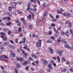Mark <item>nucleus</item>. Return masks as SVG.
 Wrapping results in <instances>:
<instances>
[{
	"mask_svg": "<svg viewBox=\"0 0 73 73\" xmlns=\"http://www.w3.org/2000/svg\"><path fill=\"white\" fill-rule=\"evenodd\" d=\"M57 13H62V12H61L60 10L59 9H57Z\"/></svg>",
	"mask_w": 73,
	"mask_h": 73,
	"instance_id": "26",
	"label": "nucleus"
},
{
	"mask_svg": "<svg viewBox=\"0 0 73 73\" xmlns=\"http://www.w3.org/2000/svg\"><path fill=\"white\" fill-rule=\"evenodd\" d=\"M30 60H31L32 61H33V59L31 57H29V60H27V62L28 63H30L31 62V61Z\"/></svg>",
	"mask_w": 73,
	"mask_h": 73,
	"instance_id": "18",
	"label": "nucleus"
},
{
	"mask_svg": "<svg viewBox=\"0 0 73 73\" xmlns=\"http://www.w3.org/2000/svg\"><path fill=\"white\" fill-rule=\"evenodd\" d=\"M48 66L49 68L50 69H52V66H51V65L50 64H49Z\"/></svg>",
	"mask_w": 73,
	"mask_h": 73,
	"instance_id": "35",
	"label": "nucleus"
},
{
	"mask_svg": "<svg viewBox=\"0 0 73 73\" xmlns=\"http://www.w3.org/2000/svg\"><path fill=\"white\" fill-rule=\"evenodd\" d=\"M17 3L16 2H14L13 3V9H16V5H17Z\"/></svg>",
	"mask_w": 73,
	"mask_h": 73,
	"instance_id": "12",
	"label": "nucleus"
},
{
	"mask_svg": "<svg viewBox=\"0 0 73 73\" xmlns=\"http://www.w3.org/2000/svg\"><path fill=\"white\" fill-rule=\"evenodd\" d=\"M51 27H55L56 25L54 24H51Z\"/></svg>",
	"mask_w": 73,
	"mask_h": 73,
	"instance_id": "46",
	"label": "nucleus"
},
{
	"mask_svg": "<svg viewBox=\"0 0 73 73\" xmlns=\"http://www.w3.org/2000/svg\"><path fill=\"white\" fill-rule=\"evenodd\" d=\"M3 20H7V17H4L2 18Z\"/></svg>",
	"mask_w": 73,
	"mask_h": 73,
	"instance_id": "45",
	"label": "nucleus"
},
{
	"mask_svg": "<svg viewBox=\"0 0 73 73\" xmlns=\"http://www.w3.org/2000/svg\"><path fill=\"white\" fill-rule=\"evenodd\" d=\"M70 33H71L72 36H73V31L72 29H70Z\"/></svg>",
	"mask_w": 73,
	"mask_h": 73,
	"instance_id": "37",
	"label": "nucleus"
},
{
	"mask_svg": "<svg viewBox=\"0 0 73 73\" xmlns=\"http://www.w3.org/2000/svg\"><path fill=\"white\" fill-rule=\"evenodd\" d=\"M50 17L52 18V19H53L52 20V21L53 22H54V21H57V19H54V17L51 14H50Z\"/></svg>",
	"mask_w": 73,
	"mask_h": 73,
	"instance_id": "10",
	"label": "nucleus"
},
{
	"mask_svg": "<svg viewBox=\"0 0 73 73\" xmlns=\"http://www.w3.org/2000/svg\"><path fill=\"white\" fill-rule=\"evenodd\" d=\"M52 31H49L48 32V34L49 35H52Z\"/></svg>",
	"mask_w": 73,
	"mask_h": 73,
	"instance_id": "49",
	"label": "nucleus"
},
{
	"mask_svg": "<svg viewBox=\"0 0 73 73\" xmlns=\"http://www.w3.org/2000/svg\"><path fill=\"white\" fill-rule=\"evenodd\" d=\"M14 30L15 31H17V28L16 27H14Z\"/></svg>",
	"mask_w": 73,
	"mask_h": 73,
	"instance_id": "52",
	"label": "nucleus"
},
{
	"mask_svg": "<svg viewBox=\"0 0 73 73\" xmlns=\"http://www.w3.org/2000/svg\"><path fill=\"white\" fill-rule=\"evenodd\" d=\"M66 64H67V65H70V62L67 61L66 62Z\"/></svg>",
	"mask_w": 73,
	"mask_h": 73,
	"instance_id": "43",
	"label": "nucleus"
},
{
	"mask_svg": "<svg viewBox=\"0 0 73 73\" xmlns=\"http://www.w3.org/2000/svg\"><path fill=\"white\" fill-rule=\"evenodd\" d=\"M64 3H65V4H67V3H68V0H64Z\"/></svg>",
	"mask_w": 73,
	"mask_h": 73,
	"instance_id": "60",
	"label": "nucleus"
},
{
	"mask_svg": "<svg viewBox=\"0 0 73 73\" xmlns=\"http://www.w3.org/2000/svg\"><path fill=\"white\" fill-rule=\"evenodd\" d=\"M42 62L43 63H44L45 65H46V64H48V61L45 60H43Z\"/></svg>",
	"mask_w": 73,
	"mask_h": 73,
	"instance_id": "17",
	"label": "nucleus"
},
{
	"mask_svg": "<svg viewBox=\"0 0 73 73\" xmlns=\"http://www.w3.org/2000/svg\"><path fill=\"white\" fill-rule=\"evenodd\" d=\"M16 23H17L18 26H20L21 25V23L19 21H16Z\"/></svg>",
	"mask_w": 73,
	"mask_h": 73,
	"instance_id": "22",
	"label": "nucleus"
},
{
	"mask_svg": "<svg viewBox=\"0 0 73 73\" xmlns=\"http://www.w3.org/2000/svg\"><path fill=\"white\" fill-rule=\"evenodd\" d=\"M70 72H73V69H72V68H70Z\"/></svg>",
	"mask_w": 73,
	"mask_h": 73,
	"instance_id": "64",
	"label": "nucleus"
},
{
	"mask_svg": "<svg viewBox=\"0 0 73 73\" xmlns=\"http://www.w3.org/2000/svg\"><path fill=\"white\" fill-rule=\"evenodd\" d=\"M3 31L4 32H7V29L5 28H3Z\"/></svg>",
	"mask_w": 73,
	"mask_h": 73,
	"instance_id": "59",
	"label": "nucleus"
},
{
	"mask_svg": "<svg viewBox=\"0 0 73 73\" xmlns=\"http://www.w3.org/2000/svg\"><path fill=\"white\" fill-rule=\"evenodd\" d=\"M56 52L60 56H62V53L64 52V50H61L60 51L59 50H57L56 51Z\"/></svg>",
	"mask_w": 73,
	"mask_h": 73,
	"instance_id": "4",
	"label": "nucleus"
},
{
	"mask_svg": "<svg viewBox=\"0 0 73 73\" xmlns=\"http://www.w3.org/2000/svg\"><path fill=\"white\" fill-rule=\"evenodd\" d=\"M31 4V2H29L27 4L28 7L27 10V11H29L30 12H32V11H33V9L31 8H29V7H30Z\"/></svg>",
	"mask_w": 73,
	"mask_h": 73,
	"instance_id": "3",
	"label": "nucleus"
},
{
	"mask_svg": "<svg viewBox=\"0 0 73 73\" xmlns=\"http://www.w3.org/2000/svg\"><path fill=\"white\" fill-rule=\"evenodd\" d=\"M50 38L52 40H55V38L53 36L50 37Z\"/></svg>",
	"mask_w": 73,
	"mask_h": 73,
	"instance_id": "39",
	"label": "nucleus"
},
{
	"mask_svg": "<svg viewBox=\"0 0 73 73\" xmlns=\"http://www.w3.org/2000/svg\"><path fill=\"white\" fill-rule=\"evenodd\" d=\"M8 35H10L11 34V31L9 30L8 31Z\"/></svg>",
	"mask_w": 73,
	"mask_h": 73,
	"instance_id": "41",
	"label": "nucleus"
},
{
	"mask_svg": "<svg viewBox=\"0 0 73 73\" xmlns=\"http://www.w3.org/2000/svg\"><path fill=\"white\" fill-rule=\"evenodd\" d=\"M18 14H21V13H22V12L20 11H18Z\"/></svg>",
	"mask_w": 73,
	"mask_h": 73,
	"instance_id": "58",
	"label": "nucleus"
},
{
	"mask_svg": "<svg viewBox=\"0 0 73 73\" xmlns=\"http://www.w3.org/2000/svg\"><path fill=\"white\" fill-rule=\"evenodd\" d=\"M25 40H26L25 38H24L23 39V41L21 42H19V43L20 44H22V43H23L24 44V43H25Z\"/></svg>",
	"mask_w": 73,
	"mask_h": 73,
	"instance_id": "11",
	"label": "nucleus"
},
{
	"mask_svg": "<svg viewBox=\"0 0 73 73\" xmlns=\"http://www.w3.org/2000/svg\"><path fill=\"white\" fill-rule=\"evenodd\" d=\"M12 46H13V45H9L8 46L9 48H11V49H12Z\"/></svg>",
	"mask_w": 73,
	"mask_h": 73,
	"instance_id": "48",
	"label": "nucleus"
},
{
	"mask_svg": "<svg viewBox=\"0 0 73 73\" xmlns=\"http://www.w3.org/2000/svg\"><path fill=\"white\" fill-rule=\"evenodd\" d=\"M64 16L65 17H70V14L69 13H66L65 14V13H64Z\"/></svg>",
	"mask_w": 73,
	"mask_h": 73,
	"instance_id": "9",
	"label": "nucleus"
},
{
	"mask_svg": "<svg viewBox=\"0 0 73 73\" xmlns=\"http://www.w3.org/2000/svg\"><path fill=\"white\" fill-rule=\"evenodd\" d=\"M22 30L21 29V28H18V31L19 32H21Z\"/></svg>",
	"mask_w": 73,
	"mask_h": 73,
	"instance_id": "55",
	"label": "nucleus"
},
{
	"mask_svg": "<svg viewBox=\"0 0 73 73\" xmlns=\"http://www.w3.org/2000/svg\"><path fill=\"white\" fill-rule=\"evenodd\" d=\"M39 24V19H38L36 20V26H37Z\"/></svg>",
	"mask_w": 73,
	"mask_h": 73,
	"instance_id": "23",
	"label": "nucleus"
},
{
	"mask_svg": "<svg viewBox=\"0 0 73 73\" xmlns=\"http://www.w3.org/2000/svg\"><path fill=\"white\" fill-rule=\"evenodd\" d=\"M30 1L32 3L33 2V3H36V0H30Z\"/></svg>",
	"mask_w": 73,
	"mask_h": 73,
	"instance_id": "31",
	"label": "nucleus"
},
{
	"mask_svg": "<svg viewBox=\"0 0 73 73\" xmlns=\"http://www.w3.org/2000/svg\"><path fill=\"white\" fill-rule=\"evenodd\" d=\"M45 21V18H43L42 19V21L43 22H44Z\"/></svg>",
	"mask_w": 73,
	"mask_h": 73,
	"instance_id": "51",
	"label": "nucleus"
},
{
	"mask_svg": "<svg viewBox=\"0 0 73 73\" xmlns=\"http://www.w3.org/2000/svg\"><path fill=\"white\" fill-rule=\"evenodd\" d=\"M46 42H47V43H52V41L51 40H47L46 41Z\"/></svg>",
	"mask_w": 73,
	"mask_h": 73,
	"instance_id": "27",
	"label": "nucleus"
},
{
	"mask_svg": "<svg viewBox=\"0 0 73 73\" xmlns=\"http://www.w3.org/2000/svg\"><path fill=\"white\" fill-rule=\"evenodd\" d=\"M48 52H49V53L50 54H52L53 53V50L51 48H48Z\"/></svg>",
	"mask_w": 73,
	"mask_h": 73,
	"instance_id": "7",
	"label": "nucleus"
},
{
	"mask_svg": "<svg viewBox=\"0 0 73 73\" xmlns=\"http://www.w3.org/2000/svg\"><path fill=\"white\" fill-rule=\"evenodd\" d=\"M42 6L43 7V8H45V7H46V5H45V4L44 3H43L42 5Z\"/></svg>",
	"mask_w": 73,
	"mask_h": 73,
	"instance_id": "44",
	"label": "nucleus"
},
{
	"mask_svg": "<svg viewBox=\"0 0 73 73\" xmlns=\"http://www.w3.org/2000/svg\"><path fill=\"white\" fill-rule=\"evenodd\" d=\"M17 61H21V62L22 63V64L23 65H24V66H25V65L27 64V62L25 61L24 59L20 57V58H19L18 57H17Z\"/></svg>",
	"mask_w": 73,
	"mask_h": 73,
	"instance_id": "1",
	"label": "nucleus"
},
{
	"mask_svg": "<svg viewBox=\"0 0 73 73\" xmlns=\"http://www.w3.org/2000/svg\"><path fill=\"white\" fill-rule=\"evenodd\" d=\"M7 15H8L9 16H10V17H12V15L10 14V13H7Z\"/></svg>",
	"mask_w": 73,
	"mask_h": 73,
	"instance_id": "47",
	"label": "nucleus"
},
{
	"mask_svg": "<svg viewBox=\"0 0 73 73\" xmlns=\"http://www.w3.org/2000/svg\"><path fill=\"white\" fill-rule=\"evenodd\" d=\"M57 58H56V59L58 60V62H60V57L59 56H57Z\"/></svg>",
	"mask_w": 73,
	"mask_h": 73,
	"instance_id": "33",
	"label": "nucleus"
},
{
	"mask_svg": "<svg viewBox=\"0 0 73 73\" xmlns=\"http://www.w3.org/2000/svg\"><path fill=\"white\" fill-rule=\"evenodd\" d=\"M31 17H32L31 15H29L28 16H27V17L29 19H31Z\"/></svg>",
	"mask_w": 73,
	"mask_h": 73,
	"instance_id": "34",
	"label": "nucleus"
},
{
	"mask_svg": "<svg viewBox=\"0 0 73 73\" xmlns=\"http://www.w3.org/2000/svg\"><path fill=\"white\" fill-rule=\"evenodd\" d=\"M16 66H17V69H19V67H20V64L17 63L16 64Z\"/></svg>",
	"mask_w": 73,
	"mask_h": 73,
	"instance_id": "25",
	"label": "nucleus"
},
{
	"mask_svg": "<svg viewBox=\"0 0 73 73\" xmlns=\"http://www.w3.org/2000/svg\"><path fill=\"white\" fill-rule=\"evenodd\" d=\"M25 69L26 70H28V66H27L26 67Z\"/></svg>",
	"mask_w": 73,
	"mask_h": 73,
	"instance_id": "61",
	"label": "nucleus"
},
{
	"mask_svg": "<svg viewBox=\"0 0 73 73\" xmlns=\"http://www.w3.org/2000/svg\"><path fill=\"white\" fill-rule=\"evenodd\" d=\"M31 56L32 57H33L34 58H37V56H35L34 54H31Z\"/></svg>",
	"mask_w": 73,
	"mask_h": 73,
	"instance_id": "20",
	"label": "nucleus"
},
{
	"mask_svg": "<svg viewBox=\"0 0 73 73\" xmlns=\"http://www.w3.org/2000/svg\"><path fill=\"white\" fill-rule=\"evenodd\" d=\"M64 43L66 44V45H64V47L65 48H70V46L68 44H68V42L66 41V40L64 39Z\"/></svg>",
	"mask_w": 73,
	"mask_h": 73,
	"instance_id": "5",
	"label": "nucleus"
},
{
	"mask_svg": "<svg viewBox=\"0 0 73 73\" xmlns=\"http://www.w3.org/2000/svg\"><path fill=\"white\" fill-rule=\"evenodd\" d=\"M11 55L13 57H14V56H15V53H13Z\"/></svg>",
	"mask_w": 73,
	"mask_h": 73,
	"instance_id": "53",
	"label": "nucleus"
},
{
	"mask_svg": "<svg viewBox=\"0 0 73 73\" xmlns=\"http://www.w3.org/2000/svg\"><path fill=\"white\" fill-rule=\"evenodd\" d=\"M21 50H22V52H23V54L24 55H23V57L24 58H25L27 57V55L25 53V52H24V51L22 49H21Z\"/></svg>",
	"mask_w": 73,
	"mask_h": 73,
	"instance_id": "14",
	"label": "nucleus"
},
{
	"mask_svg": "<svg viewBox=\"0 0 73 73\" xmlns=\"http://www.w3.org/2000/svg\"><path fill=\"white\" fill-rule=\"evenodd\" d=\"M29 28L30 29H32V28H33V27L32 25H29Z\"/></svg>",
	"mask_w": 73,
	"mask_h": 73,
	"instance_id": "56",
	"label": "nucleus"
},
{
	"mask_svg": "<svg viewBox=\"0 0 73 73\" xmlns=\"http://www.w3.org/2000/svg\"><path fill=\"white\" fill-rule=\"evenodd\" d=\"M61 72H64V68H62L61 69Z\"/></svg>",
	"mask_w": 73,
	"mask_h": 73,
	"instance_id": "63",
	"label": "nucleus"
},
{
	"mask_svg": "<svg viewBox=\"0 0 73 73\" xmlns=\"http://www.w3.org/2000/svg\"><path fill=\"white\" fill-rule=\"evenodd\" d=\"M36 46L37 47H40L41 46V44L40 43H37L36 44Z\"/></svg>",
	"mask_w": 73,
	"mask_h": 73,
	"instance_id": "19",
	"label": "nucleus"
},
{
	"mask_svg": "<svg viewBox=\"0 0 73 73\" xmlns=\"http://www.w3.org/2000/svg\"><path fill=\"white\" fill-rule=\"evenodd\" d=\"M72 23L71 22H69L68 24V25L69 27H72Z\"/></svg>",
	"mask_w": 73,
	"mask_h": 73,
	"instance_id": "29",
	"label": "nucleus"
},
{
	"mask_svg": "<svg viewBox=\"0 0 73 73\" xmlns=\"http://www.w3.org/2000/svg\"><path fill=\"white\" fill-rule=\"evenodd\" d=\"M9 11H12V8L11 7H9Z\"/></svg>",
	"mask_w": 73,
	"mask_h": 73,
	"instance_id": "42",
	"label": "nucleus"
},
{
	"mask_svg": "<svg viewBox=\"0 0 73 73\" xmlns=\"http://www.w3.org/2000/svg\"><path fill=\"white\" fill-rule=\"evenodd\" d=\"M53 30L55 32H56L57 33H58V31L57 30H56V29H55V28H54L53 29Z\"/></svg>",
	"mask_w": 73,
	"mask_h": 73,
	"instance_id": "32",
	"label": "nucleus"
},
{
	"mask_svg": "<svg viewBox=\"0 0 73 73\" xmlns=\"http://www.w3.org/2000/svg\"><path fill=\"white\" fill-rule=\"evenodd\" d=\"M1 35L0 36L1 38H3V40L4 41H7V38L6 37L5 35L6 34L5 33L1 32L0 33Z\"/></svg>",
	"mask_w": 73,
	"mask_h": 73,
	"instance_id": "2",
	"label": "nucleus"
},
{
	"mask_svg": "<svg viewBox=\"0 0 73 73\" xmlns=\"http://www.w3.org/2000/svg\"><path fill=\"white\" fill-rule=\"evenodd\" d=\"M65 34L67 36H68L69 35H70V33L69 31L68 30H67Z\"/></svg>",
	"mask_w": 73,
	"mask_h": 73,
	"instance_id": "15",
	"label": "nucleus"
},
{
	"mask_svg": "<svg viewBox=\"0 0 73 73\" xmlns=\"http://www.w3.org/2000/svg\"><path fill=\"white\" fill-rule=\"evenodd\" d=\"M0 49H1L2 51H4V50L5 49L4 48L2 45L0 46Z\"/></svg>",
	"mask_w": 73,
	"mask_h": 73,
	"instance_id": "16",
	"label": "nucleus"
},
{
	"mask_svg": "<svg viewBox=\"0 0 73 73\" xmlns=\"http://www.w3.org/2000/svg\"><path fill=\"white\" fill-rule=\"evenodd\" d=\"M38 64H39V62H38V61L37 60L35 61V63H34V62L32 63V65H34V66L37 65H38Z\"/></svg>",
	"mask_w": 73,
	"mask_h": 73,
	"instance_id": "6",
	"label": "nucleus"
},
{
	"mask_svg": "<svg viewBox=\"0 0 73 73\" xmlns=\"http://www.w3.org/2000/svg\"><path fill=\"white\" fill-rule=\"evenodd\" d=\"M9 41L10 42H11V43L13 44H14V42H13V40H10Z\"/></svg>",
	"mask_w": 73,
	"mask_h": 73,
	"instance_id": "57",
	"label": "nucleus"
},
{
	"mask_svg": "<svg viewBox=\"0 0 73 73\" xmlns=\"http://www.w3.org/2000/svg\"><path fill=\"white\" fill-rule=\"evenodd\" d=\"M0 59L2 61H4V58L3 57H0Z\"/></svg>",
	"mask_w": 73,
	"mask_h": 73,
	"instance_id": "36",
	"label": "nucleus"
},
{
	"mask_svg": "<svg viewBox=\"0 0 73 73\" xmlns=\"http://www.w3.org/2000/svg\"><path fill=\"white\" fill-rule=\"evenodd\" d=\"M43 16H45V17H46L48 16V11H44L43 14Z\"/></svg>",
	"mask_w": 73,
	"mask_h": 73,
	"instance_id": "8",
	"label": "nucleus"
},
{
	"mask_svg": "<svg viewBox=\"0 0 73 73\" xmlns=\"http://www.w3.org/2000/svg\"><path fill=\"white\" fill-rule=\"evenodd\" d=\"M57 41L58 42H60L61 41V38H58L57 39Z\"/></svg>",
	"mask_w": 73,
	"mask_h": 73,
	"instance_id": "40",
	"label": "nucleus"
},
{
	"mask_svg": "<svg viewBox=\"0 0 73 73\" xmlns=\"http://www.w3.org/2000/svg\"><path fill=\"white\" fill-rule=\"evenodd\" d=\"M23 45H24V47H23V49H27V47H28V46H27V44H23Z\"/></svg>",
	"mask_w": 73,
	"mask_h": 73,
	"instance_id": "21",
	"label": "nucleus"
},
{
	"mask_svg": "<svg viewBox=\"0 0 73 73\" xmlns=\"http://www.w3.org/2000/svg\"><path fill=\"white\" fill-rule=\"evenodd\" d=\"M39 72L41 73H45L44 70H39Z\"/></svg>",
	"mask_w": 73,
	"mask_h": 73,
	"instance_id": "28",
	"label": "nucleus"
},
{
	"mask_svg": "<svg viewBox=\"0 0 73 73\" xmlns=\"http://www.w3.org/2000/svg\"><path fill=\"white\" fill-rule=\"evenodd\" d=\"M9 42L7 41L6 42H3V45L4 46H6V45H9Z\"/></svg>",
	"mask_w": 73,
	"mask_h": 73,
	"instance_id": "13",
	"label": "nucleus"
},
{
	"mask_svg": "<svg viewBox=\"0 0 73 73\" xmlns=\"http://www.w3.org/2000/svg\"><path fill=\"white\" fill-rule=\"evenodd\" d=\"M58 34H56L55 35V37H58Z\"/></svg>",
	"mask_w": 73,
	"mask_h": 73,
	"instance_id": "54",
	"label": "nucleus"
},
{
	"mask_svg": "<svg viewBox=\"0 0 73 73\" xmlns=\"http://www.w3.org/2000/svg\"><path fill=\"white\" fill-rule=\"evenodd\" d=\"M21 20L22 21H25V19H24V18H21Z\"/></svg>",
	"mask_w": 73,
	"mask_h": 73,
	"instance_id": "38",
	"label": "nucleus"
},
{
	"mask_svg": "<svg viewBox=\"0 0 73 73\" xmlns=\"http://www.w3.org/2000/svg\"><path fill=\"white\" fill-rule=\"evenodd\" d=\"M7 22H8V23H6L7 26H9V25H11V22L7 21Z\"/></svg>",
	"mask_w": 73,
	"mask_h": 73,
	"instance_id": "24",
	"label": "nucleus"
},
{
	"mask_svg": "<svg viewBox=\"0 0 73 73\" xmlns=\"http://www.w3.org/2000/svg\"><path fill=\"white\" fill-rule=\"evenodd\" d=\"M7 20H11V18L9 17H7Z\"/></svg>",
	"mask_w": 73,
	"mask_h": 73,
	"instance_id": "62",
	"label": "nucleus"
},
{
	"mask_svg": "<svg viewBox=\"0 0 73 73\" xmlns=\"http://www.w3.org/2000/svg\"><path fill=\"white\" fill-rule=\"evenodd\" d=\"M38 43L41 44V42H42V40H37Z\"/></svg>",
	"mask_w": 73,
	"mask_h": 73,
	"instance_id": "30",
	"label": "nucleus"
},
{
	"mask_svg": "<svg viewBox=\"0 0 73 73\" xmlns=\"http://www.w3.org/2000/svg\"><path fill=\"white\" fill-rule=\"evenodd\" d=\"M61 35L62 36H64V31H63L62 32H61Z\"/></svg>",
	"mask_w": 73,
	"mask_h": 73,
	"instance_id": "50",
	"label": "nucleus"
}]
</instances>
